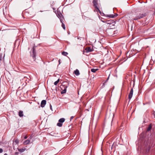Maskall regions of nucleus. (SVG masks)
<instances>
[{
	"mask_svg": "<svg viewBox=\"0 0 155 155\" xmlns=\"http://www.w3.org/2000/svg\"><path fill=\"white\" fill-rule=\"evenodd\" d=\"M144 15L143 14H140L138 15L136 17L134 20H137L140 19L141 18H142L144 16Z\"/></svg>",
	"mask_w": 155,
	"mask_h": 155,
	"instance_id": "1",
	"label": "nucleus"
},
{
	"mask_svg": "<svg viewBox=\"0 0 155 155\" xmlns=\"http://www.w3.org/2000/svg\"><path fill=\"white\" fill-rule=\"evenodd\" d=\"M133 93V89L132 88L130 91V92L128 96V98L130 100L132 97Z\"/></svg>",
	"mask_w": 155,
	"mask_h": 155,
	"instance_id": "2",
	"label": "nucleus"
},
{
	"mask_svg": "<svg viewBox=\"0 0 155 155\" xmlns=\"http://www.w3.org/2000/svg\"><path fill=\"white\" fill-rule=\"evenodd\" d=\"M114 116V113H112L111 114L110 113V115L109 116V118L110 119V120L111 121V123L112 122Z\"/></svg>",
	"mask_w": 155,
	"mask_h": 155,
	"instance_id": "3",
	"label": "nucleus"
},
{
	"mask_svg": "<svg viewBox=\"0 0 155 155\" xmlns=\"http://www.w3.org/2000/svg\"><path fill=\"white\" fill-rule=\"evenodd\" d=\"M46 104V101L45 100H42L41 104V107H45Z\"/></svg>",
	"mask_w": 155,
	"mask_h": 155,
	"instance_id": "4",
	"label": "nucleus"
},
{
	"mask_svg": "<svg viewBox=\"0 0 155 155\" xmlns=\"http://www.w3.org/2000/svg\"><path fill=\"white\" fill-rule=\"evenodd\" d=\"M85 50L87 52H90L92 51H93L92 49H91V48L90 47H87L85 48Z\"/></svg>",
	"mask_w": 155,
	"mask_h": 155,
	"instance_id": "5",
	"label": "nucleus"
},
{
	"mask_svg": "<svg viewBox=\"0 0 155 155\" xmlns=\"http://www.w3.org/2000/svg\"><path fill=\"white\" fill-rule=\"evenodd\" d=\"M4 62V58L0 55V65L3 64Z\"/></svg>",
	"mask_w": 155,
	"mask_h": 155,
	"instance_id": "6",
	"label": "nucleus"
},
{
	"mask_svg": "<svg viewBox=\"0 0 155 155\" xmlns=\"http://www.w3.org/2000/svg\"><path fill=\"white\" fill-rule=\"evenodd\" d=\"M117 15H112V14H111V15H107V16L108 17H109V18H114L116 17Z\"/></svg>",
	"mask_w": 155,
	"mask_h": 155,
	"instance_id": "7",
	"label": "nucleus"
},
{
	"mask_svg": "<svg viewBox=\"0 0 155 155\" xmlns=\"http://www.w3.org/2000/svg\"><path fill=\"white\" fill-rule=\"evenodd\" d=\"M23 111L20 110L18 112V115L20 117H22L23 116Z\"/></svg>",
	"mask_w": 155,
	"mask_h": 155,
	"instance_id": "8",
	"label": "nucleus"
},
{
	"mask_svg": "<svg viewBox=\"0 0 155 155\" xmlns=\"http://www.w3.org/2000/svg\"><path fill=\"white\" fill-rule=\"evenodd\" d=\"M30 142L29 140H27L24 142V143L25 145H27L29 144Z\"/></svg>",
	"mask_w": 155,
	"mask_h": 155,
	"instance_id": "9",
	"label": "nucleus"
},
{
	"mask_svg": "<svg viewBox=\"0 0 155 155\" xmlns=\"http://www.w3.org/2000/svg\"><path fill=\"white\" fill-rule=\"evenodd\" d=\"M93 3L94 5V6L97 9H98L97 7V3L96 1L94 0L93 1Z\"/></svg>",
	"mask_w": 155,
	"mask_h": 155,
	"instance_id": "10",
	"label": "nucleus"
},
{
	"mask_svg": "<svg viewBox=\"0 0 155 155\" xmlns=\"http://www.w3.org/2000/svg\"><path fill=\"white\" fill-rule=\"evenodd\" d=\"M74 73L76 75H78L80 74L79 71L78 69H76L74 71Z\"/></svg>",
	"mask_w": 155,
	"mask_h": 155,
	"instance_id": "11",
	"label": "nucleus"
},
{
	"mask_svg": "<svg viewBox=\"0 0 155 155\" xmlns=\"http://www.w3.org/2000/svg\"><path fill=\"white\" fill-rule=\"evenodd\" d=\"M65 121V119L64 118H61L58 121L59 122L61 123H62L64 122Z\"/></svg>",
	"mask_w": 155,
	"mask_h": 155,
	"instance_id": "12",
	"label": "nucleus"
},
{
	"mask_svg": "<svg viewBox=\"0 0 155 155\" xmlns=\"http://www.w3.org/2000/svg\"><path fill=\"white\" fill-rule=\"evenodd\" d=\"M152 128V127L151 125H149L148 127L147 130V132L149 131H150Z\"/></svg>",
	"mask_w": 155,
	"mask_h": 155,
	"instance_id": "13",
	"label": "nucleus"
},
{
	"mask_svg": "<svg viewBox=\"0 0 155 155\" xmlns=\"http://www.w3.org/2000/svg\"><path fill=\"white\" fill-rule=\"evenodd\" d=\"M66 88H65L64 89V90H63L62 91H61V94H65L66 93Z\"/></svg>",
	"mask_w": 155,
	"mask_h": 155,
	"instance_id": "14",
	"label": "nucleus"
},
{
	"mask_svg": "<svg viewBox=\"0 0 155 155\" xmlns=\"http://www.w3.org/2000/svg\"><path fill=\"white\" fill-rule=\"evenodd\" d=\"M98 69H91V72L95 73V72L97 70H98Z\"/></svg>",
	"mask_w": 155,
	"mask_h": 155,
	"instance_id": "15",
	"label": "nucleus"
},
{
	"mask_svg": "<svg viewBox=\"0 0 155 155\" xmlns=\"http://www.w3.org/2000/svg\"><path fill=\"white\" fill-rule=\"evenodd\" d=\"M62 124L61 123L59 122L57 124V126L59 127H61L62 126Z\"/></svg>",
	"mask_w": 155,
	"mask_h": 155,
	"instance_id": "16",
	"label": "nucleus"
},
{
	"mask_svg": "<svg viewBox=\"0 0 155 155\" xmlns=\"http://www.w3.org/2000/svg\"><path fill=\"white\" fill-rule=\"evenodd\" d=\"M62 54L64 56H66L68 54V53L67 52L63 51L62 52Z\"/></svg>",
	"mask_w": 155,
	"mask_h": 155,
	"instance_id": "17",
	"label": "nucleus"
},
{
	"mask_svg": "<svg viewBox=\"0 0 155 155\" xmlns=\"http://www.w3.org/2000/svg\"><path fill=\"white\" fill-rule=\"evenodd\" d=\"M59 79H58L57 81H55L54 82V84L55 85H56L59 82Z\"/></svg>",
	"mask_w": 155,
	"mask_h": 155,
	"instance_id": "18",
	"label": "nucleus"
},
{
	"mask_svg": "<svg viewBox=\"0 0 155 155\" xmlns=\"http://www.w3.org/2000/svg\"><path fill=\"white\" fill-rule=\"evenodd\" d=\"M62 26L64 30L65 29V27L64 24L63 23H62Z\"/></svg>",
	"mask_w": 155,
	"mask_h": 155,
	"instance_id": "19",
	"label": "nucleus"
},
{
	"mask_svg": "<svg viewBox=\"0 0 155 155\" xmlns=\"http://www.w3.org/2000/svg\"><path fill=\"white\" fill-rule=\"evenodd\" d=\"M33 54H34V55L33 56V57H34L35 56L34 54H35V49H34V48H33Z\"/></svg>",
	"mask_w": 155,
	"mask_h": 155,
	"instance_id": "20",
	"label": "nucleus"
},
{
	"mask_svg": "<svg viewBox=\"0 0 155 155\" xmlns=\"http://www.w3.org/2000/svg\"><path fill=\"white\" fill-rule=\"evenodd\" d=\"M15 143H16V144H18V143H19V140H16L15 141Z\"/></svg>",
	"mask_w": 155,
	"mask_h": 155,
	"instance_id": "21",
	"label": "nucleus"
},
{
	"mask_svg": "<svg viewBox=\"0 0 155 155\" xmlns=\"http://www.w3.org/2000/svg\"><path fill=\"white\" fill-rule=\"evenodd\" d=\"M74 117L73 116H71L70 118V121H71V120Z\"/></svg>",
	"mask_w": 155,
	"mask_h": 155,
	"instance_id": "22",
	"label": "nucleus"
},
{
	"mask_svg": "<svg viewBox=\"0 0 155 155\" xmlns=\"http://www.w3.org/2000/svg\"><path fill=\"white\" fill-rule=\"evenodd\" d=\"M3 152V150L2 148H0V153H2Z\"/></svg>",
	"mask_w": 155,
	"mask_h": 155,
	"instance_id": "23",
	"label": "nucleus"
},
{
	"mask_svg": "<svg viewBox=\"0 0 155 155\" xmlns=\"http://www.w3.org/2000/svg\"><path fill=\"white\" fill-rule=\"evenodd\" d=\"M107 23L108 24H111V23L110 22V21H107Z\"/></svg>",
	"mask_w": 155,
	"mask_h": 155,
	"instance_id": "24",
	"label": "nucleus"
},
{
	"mask_svg": "<svg viewBox=\"0 0 155 155\" xmlns=\"http://www.w3.org/2000/svg\"><path fill=\"white\" fill-rule=\"evenodd\" d=\"M50 109L52 110V106L50 104Z\"/></svg>",
	"mask_w": 155,
	"mask_h": 155,
	"instance_id": "25",
	"label": "nucleus"
},
{
	"mask_svg": "<svg viewBox=\"0 0 155 155\" xmlns=\"http://www.w3.org/2000/svg\"><path fill=\"white\" fill-rule=\"evenodd\" d=\"M60 59H59L58 61V62H59V64H60V63H61V62H60Z\"/></svg>",
	"mask_w": 155,
	"mask_h": 155,
	"instance_id": "26",
	"label": "nucleus"
},
{
	"mask_svg": "<svg viewBox=\"0 0 155 155\" xmlns=\"http://www.w3.org/2000/svg\"><path fill=\"white\" fill-rule=\"evenodd\" d=\"M27 138V136H25V137H24V138L25 139H26Z\"/></svg>",
	"mask_w": 155,
	"mask_h": 155,
	"instance_id": "27",
	"label": "nucleus"
},
{
	"mask_svg": "<svg viewBox=\"0 0 155 155\" xmlns=\"http://www.w3.org/2000/svg\"><path fill=\"white\" fill-rule=\"evenodd\" d=\"M4 155H8L6 153H5L4 154Z\"/></svg>",
	"mask_w": 155,
	"mask_h": 155,
	"instance_id": "28",
	"label": "nucleus"
},
{
	"mask_svg": "<svg viewBox=\"0 0 155 155\" xmlns=\"http://www.w3.org/2000/svg\"><path fill=\"white\" fill-rule=\"evenodd\" d=\"M133 87H134V82H133Z\"/></svg>",
	"mask_w": 155,
	"mask_h": 155,
	"instance_id": "29",
	"label": "nucleus"
},
{
	"mask_svg": "<svg viewBox=\"0 0 155 155\" xmlns=\"http://www.w3.org/2000/svg\"><path fill=\"white\" fill-rule=\"evenodd\" d=\"M29 138L30 139H31V137H29Z\"/></svg>",
	"mask_w": 155,
	"mask_h": 155,
	"instance_id": "30",
	"label": "nucleus"
},
{
	"mask_svg": "<svg viewBox=\"0 0 155 155\" xmlns=\"http://www.w3.org/2000/svg\"><path fill=\"white\" fill-rule=\"evenodd\" d=\"M107 116H109V115H108V114H107Z\"/></svg>",
	"mask_w": 155,
	"mask_h": 155,
	"instance_id": "31",
	"label": "nucleus"
}]
</instances>
